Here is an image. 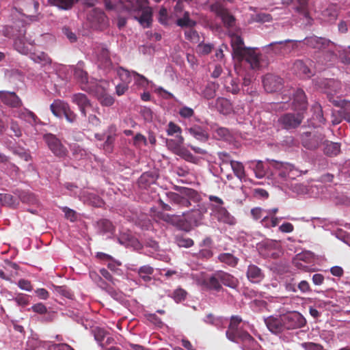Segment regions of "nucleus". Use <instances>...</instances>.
I'll return each instance as SVG.
<instances>
[{"instance_id":"obj_1","label":"nucleus","mask_w":350,"mask_h":350,"mask_svg":"<svg viewBox=\"0 0 350 350\" xmlns=\"http://www.w3.org/2000/svg\"><path fill=\"white\" fill-rule=\"evenodd\" d=\"M231 46L234 60L239 63L245 60L252 69H258L260 67L259 53L254 49L245 47L244 41L240 36L234 35L232 37Z\"/></svg>"},{"instance_id":"obj_2","label":"nucleus","mask_w":350,"mask_h":350,"mask_svg":"<svg viewBox=\"0 0 350 350\" xmlns=\"http://www.w3.org/2000/svg\"><path fill=\"white\" fill-rule=\"evenodd\" d=\"M241 322L242 319L240 317H231L226 335L228 339L232 342H237L238 340H240L244 344L248 345V349H246L244 348V350H250L255 347L256 341L248 332L239 329V325Z\"/></svg>"},{"instance_id":"obj_3","label":"nucleus","mask_w":350,"mask_h":350,"mask_svg":"<svg viewBox=\"0 0 350 350\" xmlns=\"http://www.w3.org/2000/svg\"><path fill=\"white\" fill-rule=\"evenodd\" d=\"M180 192L168 191L165 193L168 201L174 205H176L178 208H189L191 206V200L197 202L200 200L198 193L191 188L187 187H176Z\"/></svg>"},{"instance_id":"obj_4","label":"nucleus","mask_w":350,"mask_h":350,"mask_svg":"<svg viewBox=\"0 0 350 350\" xmlns=\"http://www.w3.org/2000/svg\"><path fill=\"white\" fill-rule=\"evenodd\" d=\"M206 212V209L200 205H198L196 208L183 212L182 214L183 218L178 220V226L185 232H189L193 227L202 224Z\"/></svg>"},{"instance_id":"obj_5","label":"nucleus","mask_w":350,"mask_h":350,"mask_svg":"<svg viewBox=\"0 0 350 350\" xmlns=\"http://www.w3.org/2000/svg\"><path fill=\"white\" fill-rule=\"evenodd\" d=\"M134 2H130L131 7V11L133 12H140L142 14L137 18L139 23L144 27H149L152 22V9L148 6L147 0H134Z\"/></svg>"},{"instance_id":"obj_6","label":"nucleus","mask_w":350,"mask_h":350,"mask_svg":"<svg viewBox=\"0 0 350 350\" xmlns=\"http://www.w3.org/2000/svg\"><path fill=\"white\" fill-rule=\"evenodd\" d=\"M49 149L58 158H65L68 150L57 136L52 133H46L43 137Z\"/></svg>"},{"instance_id":"obj_7","label":"nucleus","mask_w":350,"mask_h":350,"mask_svg":"<svg viewBox=\"0 0 350 350\" xmlns=\"http://www.w3.org/2000/svg\"><path fill=\"white\" fill-rule=\"evenodd\" d=\"M304 118L303 112L286 113L279 117L278 124L283 129H294L301 124Z\"/></svg>"},{"instance_id":"obj_8","label":"nucleus","mask_w":350,"mask_h":350,"mask_svg":"<svg viewBox=\"0 0 350 350\" xmlns=\"http://www.w3.org/2000/svg\"><path fill=\"white\" fill-rule=\"evenodd\" d=\"M325 137L323 133L318 131L306 132L301 135V144L308 150H316L323 144Z\"/></svg>"},{"instance_id":"obj_9","label":"nucleus","mask_w":350,"mask_h":350,"mask_svg":"<svg viewBox=\"0 0 350 350\" xmlns=\"http://www.w3.org/2000/svg\"><path fill=\"white\" fill-rule=\"evenodd\" d=\"M280 242L275 240L267 239L262 241L258 245L260 254L266 258H275L280 252Z\"/></svg>"},{"instance_id":"obj_10","label":"nucleus","mask_w":350,"mask_h":350,"mask_svg":"<svg viewBox=\"0 0 350 350\" xmlns=\"http://www.w3.org/2000/svg\"><path fill=\"white\" fill-rule=\"evenodd\" d=\"M282 316L285 329L301 328L306 324L305 318L298 312H293Z\"/></svg>"},{"instance_id":"obj_11","label":"nucleus","mask_w":350,"mask_h":350,"mask_svg":"<svg viewBox=\"0 0 350 350\" xmlns=\"http://www.w3.org/2000/svg\"><path fill=\"white\" fill-rule=\"evenodd\" d=\"M72 101L79 107L81 114L85 117L87 116L88 111L90 110L99 113V107L98 106L94 107L84 94L77 93L73 94Z\"/></svg>"},{"instance_id":"obj_12","label":"nucleus","mask_w":350,"mask_h":350,"mask_svg":"<svg viewBox=\"0 0 350 350\" xmlns=\"http://www.w3.org/2000/svg\"><path fill=\"white\" fill-rule=\"evenodd\" d=\"M211 10L220 17L224 25L232 27L234 25L235 18L220 3L216 2L211 5Z\"/></svg>"},{"instance_id":"obj_13","label":"nucleus","mask_w":350,"mask_h":350,"mask_svg":"<svg viewBox=\"0 0 350 350\" xmlns=\"http://www.w3.org/2000/svg\"><path fill=\"white\" fill-rule=\"evenodd\" d=\"M262 83L265 90L267 92H274L281 90L283 85V79L279 76L267 74L263 77Z\"/></svg>"},{"instance_id":"obj_14","label":"nucleus","mask_w":350,"mask_h":350,"mask_svg":"<svg viewBox=\"0 0 350 350\" xmlns=\"http://www.w3.org/2000/svg\"><path fill=\"white\" fill-rule=\"evenodd\" d=\"M331 43L332 42L330 40L325 38L317 37L316 36L306 37L304 40V44L310 48L318 49L319 51H323L328 48Z\"/></svg>"},{"instance_id":"obj_15","label":"nucleus","mask_w":350,"mask_h":350,"mask_svg":"<svg viewBox=\"0 0 350 350\" xmlns=\"http://www.w3.org/2000/svg\"><path fill=\"white\" fill-rule=\"evenodd\" d=\"M0 99L4 105L12 108H18L23 105L21 98L14 92L0 91Z\"/></svg>"},{"instance_id":"obj_16","label":"nucleus","mask_w":350,"mask_h":350,"mask_svg":"<svg viewBox=\"0 0 350 350\" xmlns=\"http://www.w3.org/2000/svg\"><path fill=\"white\" fill-rule=\"evenodd\" d=\"M97 64L98 68L108 72L112 67V62L109 55V51L103 47L98 49Z\"/></svg>"},{"instance_id":"obj_17","label":"nucleus","mask_w":350,"mask_h":350,"mask_svg":"<svg viewBox=\"0 0 350 350\" xmlns=\"http://www.w3.org/2000/svg\"><path fill=\"white\" fill-rule=\"evenodd\" d=\"M212 211L219 221L233 225L235 223V219L228 211L222 206L213 205Z\"/></svg>"},{"instance_id":"obj_18","label":"nucleus","mask_w":350,"mask_h":350,"mask_svg":"<svg viewBox=\"0 0 350 350\" xmlns=\"http://www.w3.org/2000/svg\"><path fill=\"white\" fill-rule=\"evenodd\" d=\"M269 165L273 167L275 174L280 177L282 180L288 179V171L289 170V163H284L274 159L267 160Z\"/></svg>"},{"instance_id":"obj_19","label":"nucleus","mask_w":350,"mask_h":350,"mask_svg":"<svg viewBox=\"0 0 350 350\" xmlns=\"http://www.w3.org/2000/svg\"><path fill=\"white\" fill-rule=\"evenodd\" d=\"M202 284L207 289L216 292H219L223 289L218 271L205 278L202 281Z\"/></svg>"},{"instance_id":"obj_20","label":"nucleus","mask_w":350,"mask_h":350,"mask_svg":"<svg viewBox=\"0 0 350 350\" xmlns=\"http://www.w3.org/2000/svg\"><path fill=\"white\" fill-rule=\"evenodd\" d=\"M282 316L278 317H269L265 319V324L270 332L278 334L285 329L283 325Z\"/></svg>"},{"instance_id":"obj_21","label":"nucleus","mask_w":350,"mask_h":350,"mask_svg":"<svg viewBox=\"0 0 350 350\" xmlns=\"http://www.w3.org/2000/svg\"><path fill=\"white\" fill-rule=\"evenodd\" d=\"M246 275L250 282L254 284H258L265 278L264 273L258 266L250 265L246 271Z\"/></svg>"},{"instance_id":"obj_22","label":"nucleus","mask_w":350,"mask_h":350,"mask_svg":"<svg viewBox=\"0 0 350 350\" xmlns=\"http://www.w3.org/2000/svg\"><path fill=\"white\" fill-rule=\"evenodd\" d=\"M325 93L327 95V98L330 102L333 103L334 100H336L334 98V95L340 92L341 90V83L340 81L334 79H327L325 81Z\"/></svg>"},{"instance_id":"obj_23","label":"nucleus","mask_w":350,"mask_h":350,"mask_svg":"<svg viewBox=\"0 0 350 350\" xmlns=\"http://www.w3.org/2000/svg\"><path fill=\"white\" fill-rule=\"evenodd\" d=\"M293 107L295 110L303 112L307 109V99L305 92L301 89H298L294 94Z\"/></svg>"},{"instance_id":"obj_24","label":"nucleus","mask_w":350,"mask_h":350,"mask_svg":"<svg viewBox=\"0 0 350 350\" xmlns=\"http://www.w3.org/2000/svg\"><path fill=\"white\" fill-rule=\"evenodd\" d=\"M75 78L81 84V89L85 91H90V88L87 87L88 83V74L85 71L81 64H79L74 70Z\"/></svg>"},{"instance_id":"obj_25","label":"nucleus","mask_w":350,"mask_h":350,"mask_svg":"<svg viewBox=\"0 0 350 350\" xmlns=\"http://www.w3.org/2000/svg\"><path fill=\"white\" fill-rule=\"evenodd\" d=\"M214 107L219 113L224 115L230 114L233 111L231 102L224 97H218Z\"/></svg>"},{"instance_id":"obj_26","label":"nucleus","mask_w":350,"mask_h":350,"mask_svg":"<svg viewBox=\"0 0 350 350\" xmlns=\"http://www.w3.org/2000/svg\"><path fill=\"white\" fill-rule=\"evenodd\" d=\"M158 178V175L154 172H146L143 173L138 179V185L142 189H146L150 185L154 184Z\"/></svg>"},{"instance_id":"obj_27","label":"nucleus","mask_w":350,"mask_h":350,"mask_svg":"<svg viewBox=\"0 0 350 350\" xmlns=\"http://www.w3.org/2000/svg\"><path fill=\"white\" fill-rule=\"evenodd\" d=\"M16 116L31 125L36 124L39 122L38 116L33 112L25 108L16 111Z\"/></svg>"},{"instance_id":"obj_28","label":"nucleus","mask_w":350,"mask_h":350,"mask_svg":"<svg viewBox=\"0 0 350 350\" xmlns=\"http://www.w3.org/2000/svg\"><path fill=\"white\" fill-rule=\"evenodd\" d=\"M221 284L231 288H236L239 285V280L232 275L224 271H218Z\"/></svg>"},{"instance_id":"obj_29","label":"nucleus","mask_w":350,"mask_h":350,"mask_svg":"<svg viewBox=\"0 0 350 350\" xmlns=\"http://www.w3.org/2000/svg\"><path fill=\"white\" fill-rule=\"evenodd\" d=\"M96 226L100 234H113L115 232V226L112 222L107 219H100L97 221Z\"/></svg>"},{"instance_id":"obj_30","label":"nucleus","mask_w":350,"mask_h":350,"mask_svg":"<svg viewBox=\"0 0 350 350\" xmlns=\"http://www.w3.org/2000/svg\"><path fill=\"white\" fill-rule=\"evenodd\" d=\"M30 58L35 63L40 64L42 66L50 65L52 62L49 55L42 51H36L30 53Z\"/></svg>"},{"instance_id":"obj_31","label":"nucleus","mask_w":350,"mask_h":350,"mask_svg":"<svg viewBox=\"0 0 350 350\" xmlns=\"http://www.w3.org/2000/svg\"><path fill=\"white\" fill-rule=\"evenodd\" d=\"M323 144L324 145L323 152L328 157L336 156L340 151V146L338 143L324 139Z\"/></svg>"},{"instance_id":"obj_32","label":"nucleus","mask_w":350,"mask_h":350,"mask_svg":"<svg viewBox=\"0 0 350 350\" xmlns=\"http://www.w3.org/2000/svg\"><path fill=\"white\" fill-rule=\"evenodd\" d=\"M188 132L196 139L200 142H206L208 139V135L201 126L195 125L187 129Z\"/></svg>"},{"instance_id":"obj_33","label":"nucleus","mask_w":350,"mask_h":350,"mask_svg":"<svg viewBox=\"0 0 350 350\" xmlns=\"http://www.w3.org/2000/svg\"><path fill=\"white\" fill-rule=\"evenodd\" d=\"M100 87H97V98L99 100L100 103L103 106L109 107L111 106L115 101L114 98L111 96L110 94L105 92L104 90H101V92H100Z\"/></svg>"},{"instance_id":"obj_34","label":"nucleus","mask_w":350,"mask_h":350,"mask_svg":"<svg viewBox=\"0 0 350 350\" xmlns=\"http://www.w3.org/2000/svg\"><path fill=\"white\" fill-rule=\"evenodd\" d=\"M219 85L214 82H208L202 90L201 95L206 99L210 100L216 96Z\"/></svg>"},{"instance_id":"obj_35","label":"nucleus","mask_w":350,"mask_h":350,"mask_svg":"<svg viewBox=\"0 0 350 350\" xmlns=\"http://www.w3.org/2000/svg\"><path fill=\"white\" fill-rule=\"evenodd\" d=\"M90 17L92 21L97 23L100 27L107 25V17L104 12L99 9H94L90 14Z\"/></svg>"},{"instance_id":"obj_36","label":"nucleus","mask_w":350,"mask_h":350,"mask_svg":"<svg viewBox=\"0 0 350 350\" xmlns=\"http://www.w3.org/2000/svg\"><path fill=\"white\" fill-rule=\"evenodd\" d=\"M67 104V103H65L62 100L57 99L51 105L50 109L54 116L56 117H61Z\"/></svg>"},{"instance_id":"obj_37","label":"nucleus","mask_w":350,"mask_h":350,"mask_svg":"<svg viewBox=\"0 0 350 350\" xmlns=\"http://www.w3.org/2000/svg\"><path fill=\"white\" fill-rule=\"evenodd\" d=\"M218 260L232 267H234L239 262V258L230 253H222L218 256Z\"/></svg>"},{"instance_id":"obj_38","label":"nucleus","mask_w":350,"mask_h":350,"mask_svg":"<svg viewBox=\"0 0 350 350\" xmlns=\"http://www.w3.org/2000/svg\"><path fill=\"white\" fill-rule=\"evenodd\" d=\"M224 87L228 92L233 94H237L240 91L238 81L230 77L226 79Z\"/></svg>"},{"instance_id":"obj_39","label":"nucleus","mask_w":350,"mask_h":350,"mask_svg":"<svg viewBox=\"0 0 350 350\" xmlns=\"http://www.w3.org/2000/svg\"><path fill=\"white\" fill-rule=\"evenodd\" d=\"M231 168L235 176L240 180H242L245 177V167L243 163L240 161H234L232 163Z\"/></svg>"},{"instance_id":"obj_40","label":"nucleus","mask_w":350,"mask_h":350,"mask_svg":"<svg viewBox=\"0 0 350 350\" xmlns=\"http://www.w3.org/2000/svg\"><path fill=\"white\" fill-rule=\"evenodd\" d=\"M293 69L297 72V74L299 75H304L307 77H310V75H312L309 68L301 60H297L294 63Z\"/></svg>"},{"instance_id":"obj_41","label":"nucleus","mask_w":350,"mask_h":350,"mask_svg":"<svg viewBox=\"0 0 350 350\" xmlns=\"http://www.w3.org/2000/svg\"><path fill=\"white\" fill-rule=\"evenodd\" d=\"M49 2L62 10H70L79 0H49Z\"/></svg>"},{"instance_id":"obj_42","label":"nucleus","mask_w":350,"mask_h":350,"mask_svg":"<svg viewBox=\"0 0 350 350\" xmlns=\"http://www.w3.org/2000/svg\"><path fill=\"white\" fill-rule=\"evenodd\" d=\"M154 273V269L153 267H150V265H144L141 267L138 270V274L139 277L144 281V282H149L151 280L152 278L151 275Z\"/></svg>"},{"instance_id":"obj_43","label":"nucleus","mask_w":350,"mask_h":350,"mask_svg":"<svg viewBox=\"0 0 350 350\" xmlns=\"http://www.w3.org/2000/svg\"><path fill=\"white\" fill-rule=\"evenodd\" d=\"M176 24L178 26L181 27H193L196 25V22L191 20L189 18V12H185L182 18H178L176 21Z\"/></svg>"},{"instance_id":"obj_44","label":"nucleus","mask_w":350,"mask_h":350,"mask_svg":"<svg viewBox=\"0 0 350 350\" xmlns=\"http://www.w3.org/2000/svg\"><path fill=\"white\" fill-rule=\"evenodd\" d=\"M184 142V137L181 135H177L176 139H169L167 141V145L170 149H171L174 153L176 154V150L178 148H181L182 144Z\"/></svg>"},{"instance_id":"obj_45","label":"nucleus","mask_w":350,"mask_h":350,"mask_svg":"<svg viewBox=\"0 0 350 350\" xmlns=\"http://www.w3.org/2000/svg\"><path fill=\"white\" fill-rule=\"evenodd\" d=\"M289 42V40H286L272 42L266 46L265 48L267 50L271 49L275 54H281L282 53V50L285 48L286 44Z\"/></svg>"},{"instance_id":"obj_46","label":"nucleus","mask_w":350,"mask_h":350,"mask_svg":"<svg viewBox=\"0 0 350 350\" xmlns=\"http://www.w3.org/2000/svg\"><path fill=\"white\" fill-rule=\"evenodd\" d=\"M14 48L21 54L27 55L29 53V49L24 41L23 38H17L14 41Z\"/></svg>"},{"instance_id":"obj_47","label":"nucleus","mask_w":350,"mask_h":350,"mask_svg":"<svg viewBox=\"0 0 350 350\" xmlns=\"http://www.w3.org/2000/svg\"><path fill=\"white\" fill-rule=\"evenodd\" d=\"M92 333L94 336V339L103 347L102 342L107 334V332L99 327H96L92 329Z\"/></svg>"},{"instance_id":"obj_48","label":"nucleus","mask_w":350,"mask_h":350,"mask_svg":"<svg viewBox=\"0 0 350 350\" xmlns=\"http://www.w3.org/2000/svg\"><path fill=\"white\" fill-rule=\"evenodd\" d=\"M218 158L219 159V167L221 168V171L223 172V166L225 165L230 164L234 161L232 159L231 156L229 153L226 152H219L217 153Z\"/></svg>"},{"instance_id":"obj_49","label":"nucleus","mask_w":350,"mask_h":350,"mask_svg":"<svg viewBox=\"0 0 350 350\" xmlns=\"http://www.w3.org/2000/svg\"><path fill=\"white\" fill-rule=\"evenodd\" d=\"M176 243L178 247H185V248L190 247L193 246L194 244V241L191 239H190L189 237H186L183 235H181V236L177 235L176 237Z\"/></svg>"},{"instance_id":"obj_50","label":"nucleus","mask_w":350,"mask_h":350,"mask_svg":"<svg viewBox=\"0 0 350 350\" xmlns=\"http://www.w3.org/2000/svg\"><path fill=\"white\" fill-rule=\"evenodd\" d=\"M214 48L213 44L201 42L198 44L196 48L197 53L200 55H208Z\"/></svg>"},{"instance_id":"obj_51","label":"nucleus","mask_w":350,"mask_h":350,"mask_svg":"<svg viewBox=\"0 0 350 350\" xmlns=\"http://www.w3.org/2000/svg\"><path fill=\"white\" fill-rule=\"evenodd\" d=\"M117 75L122 81V83L129 84L131 82V72L128 70L119 67L117 69Z\"/></svg>"},{"instance_id":"obj_52","label":"nucleus","mask_w":350,"mask_h":350,"mask_svg":"<svg viewBox=\"0 0 350 350\" xmlns=\"http://www.w3.org/2000/svg\"><path fill=\"white\" fill-rule=\"evenodd\" d=\"M296 2L298 4L295 8L297 12L308 18L309 16L308 10V0H296Z\"/></svg>"},{"instance_id":"obj_53","label":"nucleus","mask_w":350,"mask_h":350,"mask_svg":"<svg viewBox=\"0 0 350 350\" xmlns=\"http://www.w3.org/2000/svg\"><path fill=\"white\" fill-rule=\"evenodd\" d=\"M89 275L91 280L95 282L100 288L103 289L107 288V283L97 272L91 271L89 273Z\"/></svg>"},{"instance_id":"obj_54","label":"nucleus","mask_w":350,"mask_h":350,"mask_svg":"<svg viewBox=\"0 0 350 350\" xmlns=\"http://www.w3.org/2000/svg\"><path fill=\"white\" fill-rule=\"evenodd\" d=\"M187 293L184 289L179 288L176 289L172 295V297L176 303L181 302L186 299Z\"/></svg>"},{"instance_id":"obj_55","label":"nucleus","mask_w":350,"mask_h":350,"mask_svg":"<svg viewBox=\"0 0 350 350\" xmlns=\"http://www.w3.org/2000/svg\"><path fill=\"white\" fill-rule=\"evenodd\" d=\"M176 151L177 155L180 156L187 161L192 162L195 159L194 156L185 147L178 148Z\"/></svg>"},{"instance_id":"obj_56","label":"nucleus","mask_w":350,"mask_h":350,"mask_svg":"<svg viewBox=\"0 0 350 350\" xmlns=\"http://www.w3.org/2000/svg\"><path fill=\"white\" fill-rule=\"evenodd\" d=\"M308 170L301 171L292 164L290 165L289 170L288 171V179H295L297 177L300 176L302 174H306Z\"/></svg>"},{"instance_id":"obj_57","label":"nucleus","mask_w":350,"mask_h":350,"mask_svg":"<svg viewBox=\"0 0 350 350\" xmlns=\"http://www.w3.org/2000/svg\"><path fill=\"white\" fill-rule=\"evenodd\" d=\"M251 215L254 220L262 219L267 215L266 210L260 207H255L251 209Z\"/></svg>"},{"instance_id":"obj_58","label":"nucleus","mask_w":350,"mask_h":350,"mask_svg":"<svg viewBox=\"0 0 350 350\" xmlns=\"http://www.w3.org/2000/svg\"><path fill=\"white\" fill-rule=\"evenodd\" d=\"M72 155L76 159H81L86 155V150L77 144H75L71 148Z\"/></svg>"},{"instance_id":"obj_59","label":"nucleus","mask_w":350,"mask_h":350,"mask_svg":"<svg viewBox=\"0 0 350 350\" xmlns=\"http://www.w3.org/2000/svg\"><path fill=\"white\" fill-rule=\"evenodd\" d=\"M167 135L172 136L174 134L181 135V128L173 122H170L166 130Z\"/></svg>"},{"instance_id":"obj_60","label":"nucleus","mask_w":350,"mask_h":350,"mask_svg":"<svg viewBox=\"0 0 350 350\" xmlns=\"http://www.w3.org/2000/svg\"><path fill=\"white\" fill-rule=\"evenodd\" d=\"M0 202L3 205L12 206L15 204V199L10 194L0 193Z\"/></svg>"},{"instance_id":"obj_61","label":"nucleus","mask_w":350,"mask_h":350,"mask_svg":"<svg viewBox=\"0 0 350 350\" xmlns=\"http://www.w3.org/2000/svg\"><path fill=\"white\" fill-rule=\"evenodd\" d=\"M62 210L64 213L65 217L67 219H69L72 222H74L77 219V213L74 210L66 206L63 207Z\"/></svg>"},{"instance_id":"obj_62","label":"nucleus","mask_w":350,"mask_h":350,"mask_svg":"<svg viewBox=\"0 0 350 350\" xmlns=\"http://www.w3.org/2000/svg\"><path fill=\"white\" fill-rule=\"evenodd\" d=\"M62 115L69 122H75L77 118V115L70 109L68 104L66 106L65 110L63 111Z\"/></svg>"},{"instance_id":"obj_63","label":"nucleus","mask_w":350,"mask_h":350,"mask_svg":"<svg viewBox=\"0 0 350 350\" xmlns=\"http://www.w3.org/2000/svg\"><path fill=\"white\" fill-rule=\"evenodd\" d=\"M301 346L305 350H323L321 345L312 342H304Z\"/></svg>"},{"instance_id":"obj_64","label":"nucleus","mask_w":350,"mask_h":350,"mask_svg":"<svg viewBox=\"0 0 350 350\" xmlns=\"http://www.w3.org/2000/svg\"><path fill=\"white\" fill-rule=\"evenodd\" d=\"M179 114L182 118H189L194 115V111L193 109L185 106L180 109Z\"/></svg>"}]
</instances>
